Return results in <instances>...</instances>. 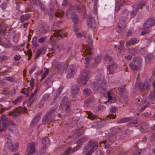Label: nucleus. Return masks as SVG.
I'll return each instance as SVG.
<instances>
[{
  "mask_svg": "<svg viewBox=\"0 0 155 155\" xmlns=\"http://www.w3.org/2000/svg\"><path fill=\"white\" fill-rule=\"evenodd\" d=\"M105 60L107 62L110 64H112L114 63L113 62L114 60L113 58L108 55H106Z\"/></svg>",
  "mask_w": 155,
  "mask_h": 155,
  "instance_id": "72a5a7b5",
  "label": "nucleus"
},
{
  "mask_svg": "<svg viewBox=\"0 0 155 155\" xmlns=\"http://www.w3.org/2000/svg\"><path fill=\"white\" fill-rule=\"evenodd\" d=\"M133 60L135 62H136V64H137V66H139L140 67L142 65V60L140 57H134L133 58Z\"/></svg>",
  "mask_w": 155,
  "mask_h": 155,
  "instance_id": "cd10ccee",
  "label": "nucleus"
},
{
  "mask_svg": "<svg viewBox=\"0 0 155 155\" xmlns=\"http://www.w3.org/2000/svg\"><path fill=\"white\" fill-rule=\"evenodd\" d=\"M120 43V46H119V49H123L124 48V41L123 40H121L119 42Z\"/></svg>",
  "mask_w": 155,
  "mask_h": 155,
  "instance_id": "4d7b16f0",
  "label": "nucleus"
},
{
  "mask_svg": "<svg viewBox=\"0 0 155 155\" xmlns=\"http://www.w3.org/2000/svg\"><path fill=\"white\" fill-rule=\"evenodd\" d=\"M129 52L130 54L133 55H134L137 54L138 51L136 49L131 48L129 49Z\"/></svg>",
  "mask_w": 155,
  "mask_h": 155,
  "instance_id": "58836bf2",
  "label": "nucleus"
},
{
  "mask_svg": "<svg viewBox=\"0 0 155 155\" xmlns=\"http://www.w3.org/2000/svg\"><path fill=\"white\" fill-rule=\"evenodd\" d=\"M67 35L66 33L63 32L62 30H57L50 37V40L51 41H56L60 40L61 38L67 37Z\"/></svg>",
  "mask_w": 155,
  "mask_h": 155,
  "instance_id": "20e7f679",
  "label": "nucleus"
},
{
  "mask_svg": "<svg viewBox=\"0 0 155 155\" xmlns=\"http://www.w3.org/2000/svg\"><path fill=\"white\" fill-rule=\"evenodd\" d=\"M8 58V57L6 56H0V61L7 60Z\"/></svg>",
  "mask_w": 155,
  "mask_h": 155,
  "instance_id": "e2e57ef3",
  "label": "nucleus"
},
{
  "mask_svg": "<svg viewBox=\"0 0 155 155\" xmlns=\"http://www.w3.org/2000/svg\"><path fill=\"white\" fill-rule=\"evenodd\" d=\"M90 147H91L92 150L94 151V150H95L97 149L98 147V143L97 142H95L94 143L92 142L91 143Z\"/></svg>",
  "mask_w": 155,
  "mask_h": 155,
  "instance_id": "e433bc0d",
  "label": "nucleus"
},
{
  "mask_svg": "<svg viewBox=\"0 0 155 155\" xmlns=\"http://www.w3.org/2000/svg\"><path fill=\"white\" fill-rule=\"evenodd\" d=\"M41 115V114L40 113L38 114L34 118L33 120H35V121L36 122L38 123V122L40 119V117Z\"/></svg>",
  "mask_w": 155,
  "mask_h": 155,
  "instance_id": "a19ab883",
  "label": "nucleus"
},
{
  "mask_svg": "<svg viewBox=\"0 0 155 155\" xmlns=\"http://www.w3.org/2000/svg\"><path fill=\"white\" fill-rule=\"evenodd\" d=\"M63 64L61 63H57L55 64V68L58 69V71H60L62 67Z\"/></svg>",
  "mask_w": 155,
  "mask_h": 155,
  "instance_id": "a18cd8bd",
  "label": "nucleus"
},
{
  "mask_svg": "<svg viewBox=\"0 0 155 155\" xmlns=\"http://www.w3.org/2000/svg\"><path fill=\"white\" fill-rule=\"evenodd\" d=\"M63 106H64L65 111L69 113L71 112V103L68 101V97L66 96H64L62 99L59 106V108L61 109Z\"/></svg>",
  "mask_w": 155,
  "mask_h": 155,
  "instance_id": "0eeeda50",
  "label": "nucleus"
},
{
  "mask_svg": "<svg viewBox=\"0 0 155 155\" xmlns=\"http://www.w3.org/2000/svg\"><path fill=\"white\" fill-rule=\"evenodd\" d=\"M138 3L136 6V8L139 11L140 9H142V8L145 6L147 4V0H138Z\"/></svg>",
  "mask_w": 155,
  "mask_h": 155,
  "instance_id": "aec40b11",
  "label": "nucleus"
},
{
  "mask_svg": "<svg viewBox=\"0 0 155 155\" xmlns=\"http://www.w3.org/2000/svg\"><path fill=\"white\" fill-rule=\"evenodd\" d=\"M139 11L136 8L132 11L130 12V18L134 17Z\"/></svg>",
  "mask_w": 155,
  "mask_h": 155,
  "instance_id": "4c0bfd02",
  "label": "nucleus"
},
{
  "mask_svg": "<svg viewBox=\"0 0 155 155\" xmlns=\"http://www.w3.org/2000/svg\"><path fill=\"white\" fill-rule=\"evenodd\" d=\"M126 26L125 20L124 19L123 21L120 20L116 31L118 33H120L122 32V31L125 28Z\"/></svg>",
  "mask_w": 155,
  "mask_h": 155,
  "instance_id": "2eb2a0df",
  "label": "nucleus"
},
{
  "mask_svg": "<svg viewBox=\"0 0 155 155\" xmlns=\"http://www.w3.org/2000/svg\"><path fill=\"white\" fill-rule=\"evenodd\" d=\"M27 109L25 107H19L13 110L12 112L9 113V114L10 115L13 116V113H14V116L17 117L19 116L21 113L24 112Z\"/></svg>",
  "mask_w": 155,
  "mask_h": 155,
  "instance_id": "1a4fd4ad",
  "label": "nucleus"
},
{
  "mask_svg": "<svg viewBox=\"0 0 155 155\" xmlns=\"http://www.w3.org/2000/svg\"><path fill=\"white\" fill-rule=\"evenodd\" d=\"M87 32L86 31H83L82 34L81 33L78 32L76 34V36L79 38H81L84 36L85 38L87 37Z\"/></svg>",
  "mask_w": 155,
  "mask_h": 155,
  "instance_id": "2f4dec72",
  "label": "nucleus"
},
{
  "mask_svg": "<svg viewBox=\"0 0 155 155\" xmlns=\"http://www.w3.org/2000/svg\"><path fill=\"white\" fill-rule=\"evenodd\" d=\"M155 25V18H149L143 24L144 28H149Z\"/></svg>",
  "mask_w": 155,
  "mask_h": 155,
  "instance_id": "9d476101",
  "label": "nucleus"
},
{
  "mask_svg": "<svg viewBox=\"0 0 155 155\" xmlns=\"http://www.w3.org/2000/svg\"><path fill=\"white\" fill-rule=\"evenodd\" d=\"M149 96L150 100H155V90L150 92L149 94Z\"/></svg>",
  "mask_w": 155,
  "mask_h": 155,
  "instance_id": "de8ad7c7",
  "label": "nucleus"
},
{
  "mask_svg": "<svg viewBox=\"0 0 155 155\" xmlns=\"http://www.w3.org/2000/svg\"><path fill=\"white\" fill-rule=\"evenodd\" d=\"M31 16L30 14H27L25 15H22L20 18V20L21 22H23L25 21L28 20Z\"/></svg>",
  "mask_w": 155,
  "mask_h": 155,
  "instance_id": "393cba45",
  "label": "nucleus"
},
{
  "mask_svg": "<svg viewBox=\"0 0 155 155\" xmlns=\"http://www.w3.org/2000/svg\"><path fill=\"white\" fill-rule=\"evenodd\" d=\"M53 120L52 117L46 114L43 117L42 123L43 124H47L48 123L52 121Z\"/></svg>",
  "mask_w": 155,
  "mask_h": 155,
  "instance_id": "6ab92c4d",
  "label": "nucleus"
},
{
  "mask_svg": "<svg viewBox=\"0 0 155 155\" xmlns=\"http://www.w3.org/2000/svg\"><path fill=\"white\" fill-rule=\"evenodd\" d=\"M117 68V65L115 63L111 64L107 67V69L109 72V74H112L113 73L114 71Z\"/></svg>",
  "mask_w": 155,
  "mask_h": 155,
  "instance_id": "f3484780",
  "label": "nucleus"
},
{
  "mask_svg": "<svg viewBox=\"0 0 155 155\" xmlns=\"http://www.w3.org/2000/svg\"><path fill=\"white\" fill-rule=\"evenodd\" d=\"M49 96L48 94H45L43 96L42 98L41 101H44L47 100Z\"/></svg>",
  "mask_w": 155,
  "mask_h": 155,
  "instance_id": "5fc2aeb1",
  "label": "nucleus"
},
{
  "mask_svg": "<svg viewBox=\"0 0 155 155\" xmlns=\"http://www.w3.org/2000/svg\"><path fill=\"white\" fill-rule=\"evenodd\" d=\"M42 50L41 49H38L36 51V56L35 57V58L36 59V58H38L39 56L42 53Z\"/></svg>",
  "mask_w": 155,
  "mask_h": 155,
  "instance_id": "3c124183",
  "label": "nucleus"
},
{
  "mask_svg": "<svg viewBox=\"0 0 155 155\" xmlns=\"http://www.w3.org/2000/svg\"><path fill=\"white\" fill-rule=\"evenodd\" d=\"M49 30L48 26H42L40 27L38 29V31L41 34H45Z\"/></svg>",
  "mask_w": 155,
  "mask_h": 155,
  "instance_id": "4be33fe9",
  "label": "nucleus"
},
{
  "mask_svg": "<svg viewBox=\"0 0 155 155\" xmlns=\"http://www.w3.org/2000/svg\"><path fill=\"white\" fill-rule=\"evenodd\" d=\"M2 45L5 48H10L12 47V44L9 43H3Z\"/></svg>",
  "mask_w": 155,
  "mask_h": 155,
  "instance_id": "13d9d810",
  "label": "nucleus"
},
{
  "mask_svg": "<svg viewBox=\"0 0 155 155\" xmlns=\"http://www.w3.org/2000/svg\"><path fill=\"white\" fill-rule=\"evenodd\" d=\"M87 42L89 45L91 46L92 41L91 38V36L89 34H88V35Z\"/></svg>",
  "mask_w": 155,
  "mask_h": 155,
  "instance_id": "8fccbe9b",
  "label": "nucleus"
},
{
  "mask_svg": "<svg viewBox=\"0 0 155 155\" xmlns=\"http://www.w3.org/2000/svg\"><path fill=\"white\" fill-rule=\"evenodd\" d=\"M91 72V71L90 70L81 71L80 78L81 81L80 83H82L84 85H86L90 77Z\"/></svg>",
  "mask_w": 155,
  "mask_h": 155,
  "instance_id": "39448f33",
  "label": "nucleus"
},
{
  "mask_svg": "<svg viewBox=\"0 0 155 155\" xmlns=\"http://www.w3.org/2000/svg\"><path fill=\"white\" fill-rule=\"evenodd\" d=\"M100 86V85L97 83H93L92 85V88L94 90H98Z\"/></svg>",
  "mask_w": 155,
  "mask_h": 155,
  "instance_id": "79ce46f5",
  "label": "nucleus"
},
{
  "mask_svg": "<svg viewBox=\"0 0 155 155\" xmlns=\"http://www.w3.org/2000/svg\"><path fill=\"white\" fill-rule=\"evenodd\" d=\"M35 120H33L30 126L31 127H35L37 124L36 122L35 121Z\"/></svg>",
  "mask_w": 155,
  "mask_h": 155,
  "instance_id": "338daca9",
  "label": "nucleus"
},
{
  "mask_svg": "<svg viewBox=\"0 0 155 155\" xmlns=\"http://www.w3.org/2000/svg\"><path fill=\"white\" fill-rule=\"evenodd\" d=\"M102 58V57L101 56L98 55L95 58L94 60L99 63L101 62Z\"/></svg>",
  "mask_w": 155,
  "mask_h": 155,
  "instance_id": "603ef678",
  "label": "nucleus"
},
{
  "mask_svg": "<svg viewBox=\"0 0 155 155\" xmlns=\"http://www.w3.org/2000/svg\"><path fill=\"white\" fill-rule=\"evenodd\" d=\"M76 68L74 65H71L68 68V74L66 76L67 78H70L73 77L76 73Z\"/></svg>",
  "mask_w": 155,
  "mask_h": 155,
  "instance_id": "9b49d317",
  "label": "nucleus"
},
{
  "mask_svg": "<svg viewBox=\"0 0 155 155\" xmlns=\"http://www.w3.org/2000/svg\"><path fill=\"white\" fill-rule=\"evenodd\" d=\"M79 90L77 85H74L72 86L71 89V92L73 97L75 98L76 97V95L78 94Z\"/></svg>",
  "mask_w": 155,
  "mask_h": 155,
  "instance_id": "412c9836",
  "label": "nucleus"
},
{
  "mask_svg": "<svg viewBox=\"0 0 155 155\" xmlns=\"http://www.w3.org/2000/svg\"><path fill=\"white\" fill-rule=\"evenodd\" d=\"M22 99V97L21 96L18 97L13 101L15 104H17Z\"/></svg>",
  "mask_w": 155,
  "mask_h": 155,
  "instance_id": "864d4df0",
  "label": "nucleus"
},
{
  "mask_svg": "<svg viewBox=\"0 0 155 155\" xmlns=\"http://www.w3.org/2000/svg\"><path fill=\"white\" fill-rule=\"evenodd\" d=\"M88 137L87 136H84L81 137V138L77 141V143H81L85 141L88 139Z\"/></svg>",
  "mask_w": 155,
  "mask_h": 155,
  "instance_id": "c9c22d12",
  "label": "nucleus"
},
{
  "mask_svg": "<svg viewBox=\"0 0 155 155\" xmlns=\"http://www.w3.org/2000/svg\"><path fill=\"white\" fill-rule=\"evenodd\" d=\"M88 116L87 118L89 119L92 120L94 119L96 117V116L93 114L90 111H88Z\"/></svg>",
  "mask_w": 155,
  "mask_h": 155,
  "instance_id": "ea45409f",
  "label": "nucleus"
},
{
  "mask_svg": "<svg viewBox=\"0 0 155 155\" xmlns=\"http://www.w3.org/2000/svg\"><path fill=\"white\" fill-rule=\"evenodd\" d=\"M150 32L149 30H143L141 33L140 35H143L147 34L149 33Z\"/></svg>",
  "mask_w": 155,
  "mask_h": 155,
  "instance_id": "69168bd1",
  "label": "nucleus"
},
{
  "mask_svg": "<svg viewBox=\"0 0 155 155\" xmlns=\"http://www.w3.org/2000/svg\"><path fill=\"white\" fill-rule=\"evenodd\" d=\"M58 105H55L54 107L50 108L47 111V114L48 115L53 117V119L54 117V113L58 108Z\"/></svg>",
  "mask_w": 155,
  "mask_h": 155,
  "instance_id": "dca6fc26",
  "label": "nucleus"
},
{
  "mask_svg": "<svg viewBox=\"0 0 155 155\" xmlns=\"http://www.w3.org/2000/svg\"><path fill=\"white\" fill-rule=\"evenodd\" d=\"M45 72L44 73L41 75L42 79H43L44 78H45L47 74H48V73H49V69L47 68H46L45 69Z\"/></svg>",
  "mask_w": 155,
  "mask_h": 155,
  "instance_id": "49530a36",
  "label": "nucleus"
},
{
  "mask_svg": "<svg viewBox=\"0 0 155 155\" xmlns=\"http://www.w3.org/2000/svg\"><path fill=\"white\" fill-rule=\"evenodd\" d=\"M5 137L7 139L6 146L8 147L10 151L12 152L15 151L18 148V143H16L15 145L12 144L11 139V137L9 135H6Z\"/></svg>",
  "mask_w": 155,
  "mask_h": 155,
  "instance_id": "423d86ee",
  "label": "nucleus"
},
{
  "mask_svg": "<svg viewBox=\"0 0 155 155\" xmlns=\"http://www.w3.org/2000/svg\"><path fill=\"white\" fill-rule=\"evenodd\" d=\"M47 39V37L46 36L41 37L38 39V41L40 43H42L44 42Z\"/></svg>",
  "mask_w": 155,
  "mask_h": 155,
  "instance_id": "09e8293b",
  "label": "nucleus"
},
{
  "mask_svg": "<svg viewBox=\"0 0 155 155\" xmlns=\"http://www.w3.org/2000/svg\"><path fill=\"white\" fill-rule=\"evenodd\" d=\"M153 59V56L152 54H149L147 55L146 57V64L150 63Z\"/></svg>",
  "mask_w": 155,
  "mask_h": 155,
  "instance_id": "c756f323",
  "label": "nucleus"
},
{
  "mask_svg": "<svg viewBox=\"0 0 155 155\" xmlns=\"http://www.w3.org/2000/svg\"><path fill=\"white\" fill-rule=\"evenodd\" d=\"M42 143L43 144V146L42 147V148L43 150L44 151L45 149L46 148V146L49 143L48 138L47 137L44 138L42 139Z\"/></svg>",
  "mask_w": 155,
  "mask_h": 155,
  "instance_id": "a878e982",
  "label": "nucleus"
},
{
  "mask_svg": "<svg viewBox=\"0 0 155 155\" xmlns=\"http://www.w3.org/2000/svg\"><path fill=\"white\" fill-rule=\"evenodd\" d=\"M81 6L78 5H71L68 9L66 12V17L68 18H69V15H71V18L74 26H76L78 24L79 19L78 15L75 13V11H79L81 8Z\"/></svg>",
  "mask_w": 155,
  "mask_h": 155,
  "instance_id": "f03ea898",
  "label": "nucleus"
},
{
  "mask_svg": "<svg viewBox=\"0 0 155 155\" xmlns=\"http://www.w3.org/2000/svg\"><path fill=\"white\" fill-rule=\"evenodd\" d=\"M145 39L146 40H147V42L150 43L153 40V39L152 38V36L151 35H150V36L148 38V37H146L145 38Z\"/></svg>",
  "mask_w": 155,
  "mask_h": 155,
  "instance_id": "052dcab7",
  "label": "nucleus"
},
{
  "mask_svg": "<svg viewBox=\"0 0 155 155\" xmlns=\"http://www.w3.org/2000/svg\"><path fill=\"white\" fill-rule=\"evenodd\" d=\"M36 67L35 65H33L31 67V68L29 71V74H31L33 72V71L35 69Z\"/></svg>",
  "mask_w": 155,
  "mask_h": 155,
  "instance_id": "0e129e2a",
  "label": "nucleus"
},
{
  "mask_svg": "<svg viewBox=\"0 0 155 155\" xmlns=\"http://www.w3.org/2000/svg\"><path fill=\"white\" fill-rule=\"evenodd\" d=\"M10 122V120L9 119H7L3 120L2 121V129L1 128V125H0V131L2 132L6 129L7 127L8 124Z\"/></svg>",
  "mask_w": 155,
  "mask_h": 155,
  "instance_id": "a211bd4d",
  "label": "nucleus"
},
{
  "mask_svg": "<svg viewBox=\"0 0 155 155\" xmlns=\"http://www.w3.org/2000/svg\"><path fill=\"white\" fill-rule=\"evenodd\" d=\"M84 94L86 96H88L91 95L92 92L91 90L88 88L84 89L83 90Z\"/></svg>",
  "mask_w": 155,
  "mask_h": 155,
  "instance_id": "c85d7f7f",
  "label": "nucleus"
},
{
  "mask_svg": "<svg viewBox=\"0 0 155 155\" xmlns=\"http://www.w3.org/2000/svg\"><path fill=\"white\" fill-rule=\"evenodd\" d=\"M81 145H78L73 148L69 147L67 148L65 150H64L61 153L60 155H69L74 153L75 151L79 150L81 147Z\"/></svg>",
  "mask_w": 155,
  "mask_h": 155,
  "instance_id": "6e6552de",
  "label": "nucleus"
},
{
  "mask_svg": "<svg viewBox=\"0 0 155 155\" xmlns=\"http://www.w3.org/2000/svg\"><path fill=\"white\" fill-rule=\"evenodd\" d=\"M125 90V86H123L118 88V91L119 93L121 95H123Z\"/></svg>",
  "mask_w": 155,
  "mask_h": 155,
  "instance_id": "37998d69",
  "label": "nucleus"
},
{
  "mask_svg": "<svg viewBox=\"0 0 155 155\" xmlns=\"http://www.w3.org/2000/svg\"><path fill=\"white\" fill-rule=\"evenodd\" d=\"M84 131L82 129H79L75 131L73 133V137L75 138H77L83 134Z\"/></svg>",
  "mask_w": 155,
  "mask_h": 155,
  "instance_id": "5701e85b",
  "label": "nucleus"
},
{
  "mask_svg": "<svg viewBox=\"0 0 155 155\" xmlns=\"http://www.w3.org/2000/svg\"><path fill=\"white\" fill-rule=\"evenodd\" d=\"M117 110V108L114 107H112L110 108V111L112 113H115Z\"/></svg>",
  "mask_w": 155,
  "mask_h": 155,
  "instance_id": "680f3d73",
  "label": "nucleus"
},
{
  "mask_svg": "<svg viewBox=\"0 0 155 155\" xmlns=\"http://www.w3.org/2000/svg\"><path fill=\"white\" fill-rule=\"evenodd\" d=\"M27 53H28V59L29 60H30L31 58V57L32 56V55L31 51L30 49H28V50Z\"/></svg>",
  "mask_w": 155,
  "mask_h": 155,
  "instance_id": "bf43d9fd",
  "label": "nucleus"
},
{
  "mask_svg": "<svg viewBox=\"0 0 155 155\" xmlns=\"http://www.w3.org/2000/svg\"><path fill=\"white\" fill-rule=\"evenodd\" d=\"M50 8L48 10V16L50 20H52L54 16L58 18L63 16L64 12L63 11H58L59 5L56 0L55 2H51L49 5Z\"/></svg>",
  "mask_w": 155,
  "mask_h": 155,
  "instance_id": "f257e3e1",
  "label": "nucleus"
},
{
  "mask_svg": "<svg viewBox=\"0 0 155 155\" xmlns=\"http://www.w3.org/2000/svg\"><path fill=\"white\" fill-rule=\"evenodd\" d=\"M87 25L88 27L91 28H95L96 26V23L94 18L92 16H90L87 21Z\"/></svg>",
  "mask_w": 155,
  "mask_h": 155,
  "instance_id": "ddd939ff",
  "label": "nucleus"
},
{
  "mask_svg": "<svg viewBox=\"0 0 155 155\" xmlns=\"http://www.w3.org/2000/svg\"><path fill=\"white\" fill-rule=\"evenodd\" d=\"M131 120L130 117H124L117 120V122L118 124H122L123 123H126Z\"/></svg>",
  "mask_w": 155,
  "mask_h": 155,
  "instance_id": "bb28decb",
  "label": "nucleus"
},
{
  "mask_svg": "<svg viewBox=\"0 0 155 155\" xmlns=\"http://www.w3.org/2000/svg\"><path fill=\"white\" fill-rule=\"evenodd\" d=\"M105 60L107 62L110 64H112L114 63L113 62L114 60L113 58L108 55H106Z\"/></svg>",
  "mask_w": 155,
  "mask_h": 155,
  "instance_id": "473e14b6",
  "label": "nucleus"
},
{
  "mask_svg": "<svg viewBox=\"0 0 155 155\" xmlns=\"http://www.w3.org/2000/svg\"><path fill=\"white\" fill-rule=\"evenodd\" d=\"M7 5L6 3L4 2L1 5L0 7L3 10H5L7 7Z\"/></svg>",
  "mask_w": 155,
  "mask_h": 155,
  "instance_id": "6e6d98bb",
  "label": "nucleus"
},
{
  "mask_svg": "<svg viewBox=\"0 0 155 155\" xmlns=\"http://www.w3.org/2000/svg\"><path fill=\"white\" fill-rule=\"evenodd\" d=\"M92 143V140H90L88 142V144L85 145L84 148V152L87 151L91 145V143Z\"/></svg>",
  "mask_w": 155,
  "mask_h": 155,
  "instance_id": "c03bdc74",
  "label": "nucleus"
},
{
  "mask_svg": "<svg viewBox=\"0 0 155 155\" xmlns=\"http://www.w3.org/2000/svg\"><path fill=\"white\" fill-rule=\"evenodd\" d=\"M129 65L130 68L134 71H137L139 70L140 68L139 66L135 65L131 62L129 64Z\"/></svg>",
  "mask_w": 155,
  "mask_h": 155,
  "instance_id": "7c9ffc66",
  "label": "nucleus"
},
{
  "mask_svg": "<svg viewBox=\"0 0 155 155\" xmlns=\"http://www.w3.org/2000/svg\"><path fill=\"white\" fill-rule=\"evenodd\" d=\"M150 140L151 142H153V141L155 140V133L151 135L150 138Z\"/></svg>",
  "mask_w": 155,
  "mask_h": 155,
  "instance_id": "774afa93",
  "label": "nucleus"
},
{
  "mask_svg": "<svg viewBox=\"0 0 155 155\" xmlns=\"http://www.w3.org/2000/svg\"><path fill=\"white\" fill-rule=\"evenodd\" d=\"M128 14V12L127 9H124L121 12V16L124 17V19H126L127 18V16Z\"/></svg>",
  "mask_w": 155,
  "mask_h": 155,
  "instance_id": "f704fd0d",
  "label": "nucleus"
},
{
  "mask_svg": "<svg viewBox=\"0 0 155 155\" xmlns=\"http://www.w3.org/2000/svg\"><path fill=\"white\" fill-rule=\"evenodd\" d=\"M82 48L81 50V51L83 52V56H86L85 58L86 62L84 63L85 67L86 69H89L90 67L89 63L90 62L91 59L90 50L89 49V48H88L84 45H82Z\"/></svg>",
  "mask_w": 155,
  "mask_h": 155,
  "instance_id": "7ed1b4c3",
  "label": "nucleus"
},
{
  "mask_svg": "<svg viewBox=\"0 0 155 155\" xmlns=\"http://www.w3.org/2000/svg\"><path fill=\"white\" fill-rule=\"evenodd\" d=\"M137 42V39L135 38H133L128 40L126 43L125 45L126 46L131 45L135 44Z\"/></svg>",
  "mask_w": 155,
  "mask_h": 155,
  "instance_id": "b1692460",
  "label": "nucleus"
},
{
  "mask_svg": "<svg viewBox=\"0 0 155 155\" xmlns=\"http://www.w3.org/2000/svg\"><path fill=\"white\" fill-rule=\"evenodd\" d=\"M148 83L146 82H144L142 84L140 82H138L136 85V86L138 87L141 92L144 91L146 89L148 88Z\"/></svg>",
  "mask_w": 155,
  "mask_h": 155,
  "instance_id": "4468645a",
  "label": "nucleus"
},
{
  "mask_svg": "<svg viewBox=\"0 0 155 155\" xmlns=\"http://www.w3.org/2000/svg\"><path fill=\"white\" fill-rule=\"evenodd\" d=\"M35 143H28L27 147V153L28 155L33 154L35 152Z\"/></svg>",
  "mask_w": 155,
  "mask_h": 155,
  "instance_id": "f8f14e48",
  "label": "nucleus"
}]
</instances>
